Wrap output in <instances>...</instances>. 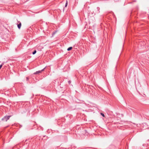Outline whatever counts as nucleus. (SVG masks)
<instances>
[{
  "mask_svg": "<svg viewBox=\"0 0 149 149\" xmlns=\"http://www.w3.org/2000/svg\"><path fill=\"white\" fill-rule=\"evenodd\" d=\"M113 16H113V17H115L114 15H113Z\"/></svg>",
  "mask_w": 149,
  "mask_h": 149,
  "instance_id": "16",
  "label": "nucleus"
},
{
  "mask_svg": "<svg viewBox=\"0 0 149 149\" xmlns=\"http://www.w3.org/2000/svg\"><path fill=\"white\" fill-rule=\"evenodd\" d=\"M3 65V63H2L1 64V65H0V69H1V68L2 67V66Z\"/></svg>",
  "mask_w": 149,
  "mask_h": 149,
  "instance_id": "10",
  "label": "nucleus"
},
{
  "mask_svg": "<svg viewBox=\"0 0 149 149\" xmlns=\"http://www.w3.org/2000/svg\"><path fill=\"white\" fill-rule=\"evenodd\" d=\"M56 31H55L54 32H53L52 33V36H53L56 33Z\"/></svg>",
  "mask_w": 149,
  "mask_h": 149,
  "instance_id": "6",
  "label": "nucleus"
},
{
  "mask_svg": "<svg viewBox=\"0 0 149 149\" xmlns=\"http://www.w3.org/2000/svg\"><path fill=\"white\" fill-rule=\"evenodd\" d=\"M71 81H68V83L69 84H70L71 83Z\"/></svg>",
  "mask_w": 149,
  "mask_h": 149,
  "instance_id": "13",
  "label": "nucleus"
},
{
  "mask_svg": "<svg viewBox=\"0 0 149 149\" xmlns=\"http://www.w3.org/2000/svg\"><path fill=\"white\" fill-rule=\"evenodd\" d=\"M37 52V51H36V50H35L33 52H32V54H33V55H34L35 54H36V53Z\"/></svg>",
  "mask_w": 149,
  "mask_h": 149,
  "instance_id": "7",
  "label": "nucleus"
},
{
  "mask_svg": "<svg viewBox=\"0 0 149 149\" xmlns=\"http://www.w3.org/2000/svg\"><path fill=\"white\" fill-rule=\"evenodd\" d=\"M148 141H149V139L148 140Z\"/></svg>",
  "mask_w": 149,
  "mask_h": 149,
  "instance_id": "15",
  "label": "nucleus"
},
{
  "mask_svg": "<svg viewBox=\"0 0 149 149\" xmlns=\"http://www.w3.org/2000/svg\"><path fill=\"white\" fill-rule=\"evenodd\" d=\"M116 124H117V125H119V124L120 123H117Z\"/></svg>",
  "mask_w": 149,
  "mask_h": 149,
  "instance_id": "12",
  "label": "nucleus"
},
{
  "mask_svg": "<svg viewBox=\"0 0 149 149\" xmlns=\"http://www.w3.org/2000/svg\"><path fill=\"white\" fill-rule=\"evenodd\" d=\"M26 79L27 81L29 79V78L28 77H26Z\"/></svg>",
  "mask_w": 149,
  "mask_h": 149,
  "instance_id": "11",
  "label": "nucleus"
},
{
  "mask_svg": "<svg viewBox=\"0 0 149 149\" xmlns=\"http://www.w3.org/2000/svg\"><path fill=\"white\" fill-rule=\"evenodd\" d=\"M67 5H68V1H67L65 3V7H66L67 6Z\"/></svg>",
  "mask_w": 149,
  "mask_h": 149,
  "instance_id": "9",
  "label": "nucleus"
},
{
  "mask_svg": "<svg viewBox=\"0 0 149 149\" xmlns=\"http://www.w3.org/2000/svg\"><path fill=\"white\" fill-rule=\"evenodd\" d=\"M100 114L103 117H105V116H104V114L102 113H100Z\"/></svg>",
  "mask_w": 149,
  "mask_h": 149,
  "instance_id": "8",
  "label": "nucleus"
},
{
  "mask_svg": "<svg viewBox=\"0 0 149 149\" xmlns=\"http://www.w3.org/2000/svg\"><path fill=\"white\" fill-rule=\"evenodd\" d=\"M29 13L31 15H34V12H32L30 10H29Z\"/></svg>",
  "mask_w": 149,
  "mask_h": 149,
  "instance_id": "4",
  "label": "nucleus"
},
{
  "mask_svg": "<svg viewBox=\"0 0 149 149\" xmlns=\"http://www.w3.org/2000/svg\"><path fill=\"white\" fill-rule=\"evenodd\" d=\"M18 22L19 23V24H17V27L18 29H20L21 28L22 24L20 21H18Z\"/></svg>",
  "mask_w": 149,
  "mask_h": 149,
  "instance_id": "3",
  "label": "nucleus"
},
{
  "mask_svg": "<svg viewBox=\"0 0 149 149\" xmlns=\"http://www.w3.org/2000/svg\"><path fill=\"white\" fill-rule=\"evenodd\" d=\"M45 68H44L42 70H39L38 71H36V72H34L33 73L34 74H38L39 73H41L42 71H43L45 69Z\"/></svg>",
  "mask_w": 149,
  "mask_h": 149,
  "instance_id": "2",
  "label": "nucleus"
},
{
  "mask_svg": "<svg viewBox=\"0 0 149 149\" xmlns=\"http://www.w3.org/2000/svg\"><path fill=\"white\" fill-rule=\"evenodd\" d=\"M10 117V116H5L2 119V120L5 121H7Z\"/></svg>",
  "mask_w": 149,
  "mask_h": 149,
  "instance_id": "1",
  "label": "nucleus"
},
{
  "mask_svg": "<svg viewBox=\"0 0 149 149\" xmlns=\"http://www.w3.org/2000/svg\"><path fill=\"white\" fill-rule=\"evenodd\" d=\"M112 16H113V13L112 12Z\"/></svg>",
  "mask_w": 149,
  "mask_h": 149,
  "instance_id": "14",
  "label": "nucleus"
},
{
  "mask_svg": "<svg viewBox=\"0 0 149 149\" xmlns=\"http://www.w3.org/2000/svg\"><path fill=\"white\" fill-rule=\"evenodd\" d=\"M72 47H70L68 48L67 50L68 51H70L72 49Z\"/></svg>",
  "mask_w": 149,
  "mask_h": 149,
  "instance_id": "5",
  "label": "nucleus"
}]
</instances>
